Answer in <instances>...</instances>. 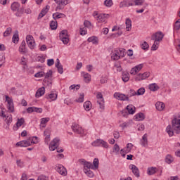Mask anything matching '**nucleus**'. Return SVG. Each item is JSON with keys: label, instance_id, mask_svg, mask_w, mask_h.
Listing matches in <instances>:
<instances>
[{"label": "nucleus", "instance_id": "nucleus-60", "mask_svg": "<svg viewBox=\"0 0 180 180\" xmlns=\"http://www.w3.org/2000/svg\"><path fill=\"white\" fill-rule=\"evenodd\" d=\"M79 32H80V34L82 36H84V35L86 34V32H87L86 31V27H81L80 30H79Z\"/></svg>", "mask_w": 180, "mask_h": 180}, {"label": "nucleus", "instance_id": "nucleus-27", "mask_svg": "<svg viewBox=\"0 0 180 180\" xmlns=\"http://www.w3.org/2000/svg\"><path fill=\"white\" fill-rule=\"evenodd\" d=\"M141 145L142 147H147L148 145V140L147 139V134H145L141 139Z\"/></svg>", "mask_w": 180, "mask_h": 180}, {"label": "nucleus", "instance_id": "nucleus-14", "mask_svg": "<svg viewBox=\"0 0 180 180\" xmlns=\"http://www.w3.org/2000/svg\"><path fill=\"white\" fill-rule=\"evenodd\" d=\"M56 169L58 174L63 175V176H66L67 175V169L64 167L62 165H57L56 167Z\"/></svg>", "mask_w": 180, "mask_h": 180}, {"label": "nucleus", "instance_id": "nucleus-62", "mask_svg": "<svg viewBox=\"0 0 180 180\" xmlns=\"http://www.w3.org/2000/svg\"><path fill=\"white\" fill-rule=\"evenodd\" d=\"M48 122H50L49 117H44L41 119V124H46Z\"/></svg>", "mask_w": 180, "mask_h": 180}, {"label": "nucleus", "instance_id": "nucleus-30", "mask_svg": "<svg viewBox=\"0 0 180 180\" xmlns=\"http://www.w3.org/2000/svg\"><path fill=\"white\" fill-rule=\"evenodd\" d=\"M25 123V118L22 117L20 119H18L16 122V127H14V130H18L19 127H22V125Z\"/></svg>", "mask_w": 180, "mask_h": 180}, {"label": "nucleus", "instance_id": "nucleus-36", "mask_svg": "<svg viewBox=\"0 0 180 180\" xmlns=\"http://www.w3.org/2000/svg\"><path fill=\"white\" fill-rule=\"evenodd\" d=\"M122 79L124 82H127L130 79V75L128 72H124L122 73Z\"/></svg>", "mask_w": 180, "mask_h": 180}, {"label": "nucleus", "instance_id": "nucleus-34", "mask_svg": "<svg viewBox=\"0 0 180 180\" xmlns=\"http://www.w3.org/2000/svg\"><path fill=\"white\" fill-rule=\"evenodd\" d=\"M166 132L168 134L169 137H172V136H174V128H172L171 125H168L166 127Z\"/></svg>", "mask_w": 180, "mask_h": 180}, {"label": "nucleus", "instance_id": "nucleus-56", "mask_svg": "<svg viewBox=\"0 0 180 180\" xmlns=\"http://www.w3.org/2000/svg\"><path fill=\"white\" fill-rule=\"evenodd\" d=\"M12 120H13L12 115L7 116L6 118V124H8V126H9V124H11L12 123Z\"/></svg>", "mask_w": 180, "mask_h": 180}, {"label": "nucleus", "instance_id": "nucleus-47", "mask_svg": "<svg viewBox=\"0 0 180 180\" xmlns=\"http://www.w3.org/2000/svg\"><path fill=\"white\" fill-rule=\"evenodd\" d=\"M84 96L85 95H84V94H80L79 98L75 100V102L77 103H82V102H84Z\"/></svg>", "mask_w": 180, "mask_h": 180}, {"label": "nucleus", "instance_id": "nucleus-54", "mask_svg": "<svg viewBox=\"0 0 180 180\" xmlns=\"http://www.w3.org/2000/svg\"><path fill=\"white\" fill-rule=\"evenodd\" d=\"M136 95H137V92H136V91L133 89H131L127 96H128V98H131V96H136Z\"/></svg>", "mask_w": 180, "mask_h": 180}, {"label": "nucleus", "instance_id": "nucleus-11", "mask_svg": "<svg viewBox=\"0 0 180 180\" xmlns=\"http://www.w3.org/2000/svg\"><path fill=\"white\" fill-rule=\"evenodd\" d=\"M72 129L77 134H84L85 133V130H84V129H82L78 124H72Z\"/></svg>", "mask_w": 180, "mask_h": 180}, {"label": "nucleus", "instance_id": "nucleus-2", "mask_svg": "<svg viewBox=\"0 0 180 180\" xmlns=\"http://www.w3.org/2000/svg\"><path fill=\"white\" fill-rule=\"evenodd\" d=\"M11 11L17 12L15 15L18 17L22 16V14L23 13V8H20V4L18 2H13L11 4Z\"/></svg>", "mask_w": 180, "mask_h": 180}, {"label": "nucleus", "instance_id": "nucleus-9", "mask_svg": "<svg viewBox=\"0 0 180 180\" xmlns=\"http://www.w3.org/2000/svg\"><path fill=\"white\" fill-rule=\"evenodd\" d=\"M113 96L115 99H117V101H130V99L129 98V96H127L126 94H123L122 93L115 92Z\"/></svg>", "mask_w": 180, "mask_h": 180}, {"label": "nucleus", "instance_id": "nucleus-12", "mask_svg": "<svg viewBox=\"0 0 180 180\" xmlns=\"http://www.w3.org/2000/svg\"><path fill=\"white\" fill-rule=\"evenodd\" d=\"M150 72H145L144 73H139L138 74L136 77H135V80L136 81H143L144 79H147V78H148V77H150Z\"/></svg>", "mask_w": 180, "mask_h": 180}, {"label": "nucleus", "instance_id": "nucleus-57", "mask_svg": "<svg viewBox=\"0 0 180 180\" xmlns=\"http://www.w3.org/2000/svg\"><path fill=\"white\" fill-rule=\"evenodd\" d=\"M145 92H146V89L141 87L139 89H138L136 92V95H144Z\"/></svg>", "mask_w": 180, "mask_h": 180}, {"label": "nucleus", "instance_id": "nucleus-23", "mask_svg": "<svg viewBox=\"0 0 180 180\" xmlns=\"http://www.w3.org/2000/svg\"><path fill=\"white\" fill-rule=\"evenodd\" d=\"M56 68H58V72L59 74H63L64 72V69L63 68V65L60 63V59H56V63L55 64Z\"/></svg>", "mask_w": 180, "mask_h": 180}, {"label": "nucleus", "instance_id": "nucleus-52", "mask_svg": "<svg viewBox=\"0 0 180 180\" xmlns=\"http://www.w3.org/2000/svg\"><path fill=\"white\" fill-rule=\"evenodd\" d=\"M120 151V147L117 143H115L113 147V153H116V154H119V152Z\"/></svg>", "mask_w": 180, "mask_h": 180}, {"label": "nucleus", "instance_id": "nucleus-29", "mask_svg": "<svg viewBox=\"0 0 180 180\" xmlns=\"http://www.w3.org/2000/svg\"><path fill=\"white\" fill-rule=\"evenodd\" d=\"M12 41L14 44H18L19 43V32L15 31L13 35Z\"/></svg>", "mask_w": 180, "mask_h": 180}, {"label": "nucleus", "instance_id": "nucleus-5", "mask_svg": "<svg viewBox=\"0 0 180 180\" xmlns=\"http://www.w3.org/2000/svg\"><path fill=\"white\" fill-rule=\"evenodd\" d=\"M172 129L176 134H179L180 133V119L177 117H174L172 122Z\"/></svg>", "mask_w": 180, "mask_h": 180}, {"label": "nucleus", "instance_id": "nucleus-24", "mask_svg": "<svg viewBox=\"0 0 180 180\" xmlns=\"http://www.w3.org/2000/svg\"><path fill=\"white\" fill-rule=\"evenodd\" d=\"M134 5L129 0L123 1L120 4V8H125L129 6H133Z\"/></svg>", "mask_w": 180, "mask_h": 180}, {"label": "nucleus", "instance_id": "nucleus-38", "mask_svg": "<svg viewBox=\"0 0 180 180\" xmlns=\"http://www.w3.org/2000/svg\"><path fill=\"white\" fill-rule=\"evenodd\" d=\"M155 172H157V167H151L148 168V170H147L148 175H154Z\"/></svg>", "mask_w": 180, "mask_h": 180}, {"label": "nucleus", "instance_id": "nucleus-64", "mask_svg": "<svg viewBox=\"0 0 180 180\" xmlns=\"http://www.w3.org/2000/svg\"><path fill=\"white\" fill-rule=\"evenodd\" d=\"M37 180H50L49 176L44 175H40L38 176Z\"/></svg>", "mask_w": 180, "mask_h": 180}, {"label": "nucleus", "instance_id": "nucleus-1", "mask_svg": "<svg viewBox=\"0 0 180 180\" xmlns=\"http://www.w3.org/2000/svg\"><path fill=\"white\" fill-rule=\"evenodd\" d=\"M162 39H164V34L161 32H158L152 35L150 43H153V46H160Z\"/></svg>", "mask_w": 180, "mask_h": 180}, {"label": "nucleus", "instance_id": "nucleus-48", "mask_svg": "<svg viewBox=\"0 0 180 180\" xmlns=\"http://www.w3.org/2000/svg\"><path fill=\"white\" fill-rule=\"evenodd\" d=\"M61 16H64L63 13H55L53 14V18L56 20V19H61Z\"/></svg>", "mask_w": 180, "mask_h": 180}, {"label": "nucleus", "instance_id": "nucleus-20", "mask_svg": "<svg viewBox=\"0 0 180 180\" xmlns=\"http://www.w3.org/2000/svg\"><path fill=\"white\" fill-rule=\"evenodd\" d=\"M129 169H131L132 174L136 176V178H139L140 176V171L139 170V167H137L134 165H129Z\"/></svg>", "mask_w": 180, "mask_h": 180}, {"label": "nucleus", "instance_id": "nucleus-3", "mask_svg": "<svg viewBox=\"0 0 180 180\" xmlns=\"http://www.w3.org/2000/svg\"><path fill=\"white\" fill-rule=\"evenodd\" d=\"M136 113V107L133 105H128L125 110L122 111L124 117H127V115H134Z\"/></svg>", "mask_w": 180, "mask_h": 180}, {"label": "nucleus", "instance_id": "nucleus-31", "mask_svg": "<svg viewBox=\"0 0 180 180\" xmlns=\"http://www.w3.org/2000/svg\"><path fill=\"white\" fill-rule=\"evenodd\" d=\"M26 41L27 44L30 46H33V44H34V38H33V36L32 35H27Z\"/></svg>", "mask_w": 180, "mask_h": 180}, {"label": "nucleus", "instance_id": "nucleus-25", "mask_svg": "<svg viewBox=\"0 0 180 180\" xmlns=\"http://www.w3.org/2000/svg\"><path fill=\"white\" fill-rule=\"evenodd\" d=\"M83 108L84 110H86V112H89V110L92 109V103H91V101H89L84 102L83 105Z\"/></svg>", "mask_w": 180, "mask_h": 180}, {"label": "nucleus", "instance_id": "nucleus-39", "mask_svg": "<svg viewBox=\"0 0 180 180\" xmlns=\"http://www.w3.org/2000/svg\"><path fill=\"white\" fill-rule=\"evenodd\" d=\"M57 93L51 92L47 96V99H50L51 101H56L57 100Z\"/></svg>", "mask_w": 180, "mask_h": 180}, {"label": "nucleus", "instance_id": "nucleus-17", "mask_svg": "<svg viewBox=\"0 0 180 180\" xmlns=\"http://www.w3.org/2000/svg\"><path fill=\"white\" fill-rule=\"evenodd\" d=\"M97 103L99 105L100 109H104L105 106L103 105V96L102 93H98L96 95Z\"/></svg>", "mask_w": 180, "mask_h": 180}, {"label": "nucleus", "instance_id": "nucleus-32", "mask_svg": "<svg viewBox=\"0 0 180 180\" xmlns=\"http://www.w3.org/2000/svg\"><path fill=\"white\" fill-rule=\"evenodd\" d=\"M148 88L150 91H152V92H155V91H158V89H160V86H158L156 83L149 84Z\"/></svg>", "mask_w": 180, "mask_h": 180}, {"label": "nucleus", "instance_id": "nucleus-10", "mask_svg": "<svg viewBox=\"0 0 180 180\" xmlns=\"http://www.w3.org/2000/svg\"><path fill=\"white\" fill-rule=\"evenodd\" d=\"M56 4H57V6L56 8V11H61V9H64V6H65V5H68V0H54Z\"/></svg>", "mask_w": 180, "mask_h": 180}, {"label": "nucleus", "instance_id": "nucleus-45", "mask_svg": "<svg viewBox=\"0 0 180 180\" xmlns=\"http://www.w3.org/2000/svg\"><path fill=\"white\" fill-rule=\"evenodd\" d=\"M19 51L21 54H26L27 53V48H26V46H20Z\"/></svg>", "mask_w": 180, "mask_h": 180}, {"label": "nucleus", "instance_id": "nucleus-41", "mask_svg": "<svg viewBox=\"0 0 180 180\" xmlns=\"http://www.w3.org/2000/svg\"><path fill=\"white\" fill-rule=\"evenodd\" d=\"M135 119L138 122H141L144 119V114L143 112H139L135 115Z\"/></svg>", "mask_w": 180, "mask_h": 180}, {"label": "nucleus", "instance_id": "nucleus-8", "mask_svg": "<svg viewBox=\"0 0 180 180\" xmlns=\"http://www.w3.org/2000/svg\"><path fill=\"white\" fill-rule=\"evenodd\" d=\"M6 102H7V109L10 113H13L14 107H13V100L11 98L8 96H6Z\"/></svg>", "mask_w": 180, "mask_h": 180}, {"label": "nucleus", "instance_id": "nucleus-49", "mask_svg": "<svg viewBox=\"0 0 180 180\" xmlns=\"http://www.w3.org/2000/svg\"><path fill=\"white\" fill-rule=\"evenodd\" d=\"M31 144H37L39 143V138L37 136H32L30 138Z\"/></svg>", "mask_w": 180, "mask_h": 180}, {"label": "nucleus", "instance_id": "nucleus-4", "mask_svg": "<svg viewBox=\"0 0 180 180\" xmlns=\"http://www.w3.org/2000/svg\"><path fill=\"white\" fill-rule=\"evenodd\" d=\"M93 147H103V148H109V144L108 142L105 141L103 139H96L91 143Z\"/></svg>", "mask_w": 180, "mask_h": 180}, {"label": "nucleus", "instance_id": "nucleus-15", "mask_svg": "<svg viewBox=\"0 0 180 180\" xmlns=\"http://www.w3.org/2000/svg\"><path fill=\"white\" fill-rule=\"evenodd\" d=\"M16 146L17 147H29L32 146V141H30V139L20 141L16 143Z\"/></svg>", "mask_w": 180, "mask_h": 180}, {"label": "nucleus", "instance_id": "nucleus-61", "mask_svg": "<svg viewBox=\"0 0 180 180\" xmlns=\"http://www.w3.org/2000/svg\"><path fill=\"white\" fill-rule=\"evenodd\" d=\"M84 168H86V169H91V168H92V163L86 162L84 163Z\"/></svg>", "mask_w": 180, "mask_h": 180}, {"label": "nucleus", "instance_id": "nucleus-40", "mask_svg": "<svg viewBox=\"0 0 180 180\" xmlns=\"http://www.w3.org/2000/svg\"><path fill=\"white\" fill-rule=\"evenodd\" d=\"M20 64L23 65L22 68L24 70H26V68H27V59L25 57H22L21 58Z\"/></svg>", "mask_w": 180, "mask_h": 180}, {"label": "nucleus", "instance_id": "nucleus-7", "mask_svg": "<svg viewBox=\"0 0 180 180\" xmlns=\"http://www.w3.org/2000/svg\"><path fill=\"white\" fill-rule=\"evenodd\" d=\"M58 146H60V139L55 138L49 144V150L50 151H54L56 148H58Z\"/></svg>", "mask_w": 180, "mask_h": 180}, {"label": "nucleus", "instance_id": "nucleus-59", "mask_svg": "<svg viewBox=\"0 0 180 180\" xmlns=\"http://www.w3.org/2000/svg\"><path fill=\"white\" fill-rule=\"evenodd\" d=\"M44 76V72L43 71L38 72L34 75L35 78H41Z\"/></svg>", "mask_w": 180, "mask_h": 180}, {"label": "nucleus", "instance_id": "nucleus-46", "mask_svg": "<svg viewBox=\"0 0 180 180\" xmlns=\"http://www.w3.org/2000/svg\"><path fill=\"white\" fill-rule=\"evenodd\" d=\"M12 33V28L8 27L6 30L4 32V37H8Z\"/></svg>", "mask_w": 180, "mask_h": 180}, {"label": "nucleus", "instance_id": "nucleus-43", "mask_svg": "<svg viewBox=\"0 0 180 180\" xmlns=\"http://www.w3.org/2000/svg\"><path fill=\"white\" fill-rule=\"evenodd\" d=\"M111 58L114 61H117V60H120V58L119 55L117 54V53L116 52V51L111 53Z\"/></svg>", "mask_w": 180, "mask_h": 180}, {"label": "nucleus", "instance_id": "nucleus-37", "mask_svg": "<svg viewBox=\"0 0 180 180\" xmlns=\"http://www.w3.org/2000/svg\"><path fill=\"white\" fill-rule=\"evenodd\" d=\"M125 25L127 32H130V30L131 29V20H130V18H127Z\"/></svg>", "mask_w": 180, "mask_h": 180}, {"label": "nucleus", "instance_id": "nucleus-28", "mask_svg": "<svg viewBox=\"0 0 180 180\" xmlns=\"http://www.w3.org/2000/svg\"><path fill=\"white\" fill-rule=\"evenodd\" d=\"M155 108L161 112L163 109H165V104L161 101H158L155 104Z\"/></svg>", "mask_w": 180, "mask_h": 180}, {"label": "nucleus", "instance_id": "nucleus-21", "mask_svg": "<svg viewBox=\"0 0 180 180\" xmlns=\"http://www.w3.org/2000/svg\"><path fill=\"white\" fill-rule=\"evenodd\" d=\"M44 94H46V89L44 86L40 87L39 89H37L35 94V97L40 98L41 96H43Z\"/></svg>", "mask_w": 180, "mask_h": 180}, {"label": "nucleus", "instance_id": "nucleus-19", "mask_svg": "<svg viewBox=\"0 0 180 180\" xmlns=\"http://www.w3.org/2000/svg\"><path fill=\"white\" fill-rule=\"evenodd\" d=\"M133 147L134 146L131 143H127L125 148L120 150V154H123V153L129 154V153L131 151Z\"/></svg>", "mask_w": 180, "mask_h": 180}, {"label": "nucleus", "instance_id": "nucleus-22", "mask_svg": "<svg viewBox=\"0 0 180 180\" xmlns=\"http://www.w3.org/2000/svg\"><path fill=\"white\" fill-rule=\"evenodd\" d=\"M50 9V6L47 5L46 6L45 8H44L41 13L39 14L38 15V19H41V18H43V16H45L47 14V12H49Z\"/></svg>", "mask_w": 180, "mask_h": 180}, {"label": "nucleus", "instance_id": "nucleus-6", "mask_svg": "<svg viewBox=\"0 0 180 180\" xmlns=\"http://www.w3.org/2000/svg\"><path fill=\"white\" fill-rule=\"evenodd\" d=\"M67 30H62L59 35V39L63 41V44H68L70 39L68 38V34H67Z\"/></svg>", "mask_w": 180, "mask_h": 180}, {"label": "nucleus", "instance_id": "nucleus-13", "mask_svg": "<svg viewBox=\"0 0 180 180\" xmlns=\"http://www.w3.org/2000/svg\"><path fill=\"white\" fill-rule=\"evenodd\" d=\"M143 67H144V64L141 63L139 65H136L135 67L132 68L130 70V74L131 75H136V74L140 72L141 70L143 69Z\"/></svg>", "mask_w": 180, "mask_h": 180}, {"label": "nucleus", "instance_id": "nucleus-18", "mask_svg": "<svg viewBox=\"0 0 180 180\" xmlns=\"http://www.w3.org/2000/svg\"><path fill=\"white\" fill-rule=\"evenodd\" d=\"M81 77H82L86 84H89V82H91V77L89 73L86 72H81Z\"/></svg>", "mask_w": 180, "mask_h": 180}, {"label": "nucleus", "instance_id": "nucleus-26", "mask_svg": "<svg viewBox=\"0 0 180 180\" xmlns=\"http://www.w3.org/2000/svg\"><path fill=\"white\" fill-rule=\"evenodd\" d=\"M87 41H89V43H92V44L97 45L99 43V39L97 37L92 36L88 38Z\"/></svg>", "mask_w": 180, "mask_h": 180}, {"label": "nucleus", "instance_id": "nucleus-35", "mask_svg": "<svg viewBox=\"0 0 180 180\" xmlns=\"http://www.w3.org/2000/svg\"><path fill=\"white\" fill-rule=\"evenodd\" d=\"M115 51L117 52V54H118V57H120V58H123L126 54V52L123 49H117Z\"/></svg>", "mask_w": 180, "mask_h": 180}, {"label": "nucleus", "instance_id": "nucleus-51", "mask_svg": "<svg viewBox=\"0 0 180 180\" xmlns=\"http://www.w3.org/2000/svg\"><path fill=\"white\" fill-rule=\"evenodd\" d=\"M114 68L118 72H120L122 71V66L120 65V63H115L114 65Z\"/></svg>", "mask_w": 180, "mask_h": 180}, {"label": "nucleus", "instance_id": "nucleus-58", "mask_svg": "<svg viewBox=\"0 0 180 180\" xmlns=\"http://www.w3.org/2000/svg\"><path fill=\"white\" fill-rule=\"evenodd\" d=\"M144 1L145 0H134V2L136 6H141V5H143V4H144Z\"/></svg>", "mask_w": 180, "mask_h": 180}, {"label": "nucleus", "instance_id": "nucleus-42", "mask_svg": "<svg viewBox=\"0 0 180 180\" xmlns=\"http://www.w3.org/2000/svg\"><path fill=\"white\" fill-rule=\"evenodd\" d=\"M165 162H167V164H172V162H174V158L171 155H166Z\"/></svg>", "mask_w": 180, "mask_h": 180}, {"label": "nucleus", "instance_id": "nucleus-33", "mask_svg": "<svg viewBox=\"0 0 180 180\" xmlns=\"http://www.w3.org/2000/svg\"><path fill=\"white\" fill-rule=\"evenodd\" d=\"M84 172L86 174V176H89V178H94V172H92L91 169L84 168Z\"/></svg>", "mask_w": 180, "mask_h": 180}, {"label": "nucleus", "instance_id": "nucleus-63", "mask_svg": "<svg viewBox=\"0 0 180 180\" xmlns=\"http://www.w3.org/2000/svg\"><path fill=\"white\" fill-rule=\"evenodd\" d=\"M180 29V19H179L177 21H176L174 25V30H179Z\"/></svg>", "mask_w": 180, "mask_h": 180}, {"label": "nucleus", "instance_id": "nucleus-53", "mask_svg": "<svg viewBox=\"0 0 180 180\" xmlns=\"http://www.w3.org/2000/svg\"><path fill=\"white\" fill-rule=\"evenodd\" d=\"M104 5L108 8H110L113 5V1L112 0H105L104 1Z\"/></svg>", "mask_w": 180, "mask_h": 180}, {"label": "nucleus", "instance_id": "nucleus-16", "mask_svg": "<svg viewBox=\"0 0 180 180\" xmlns=\"http://www.w3.org/2000/svg\"><path fill=\"white\" fill-rule=\"evenodd\" d=\"M109 14L101 13L99 14L97 17H96V20L98 23H103V22H106V19H108Z\"/></svg>", "mask_w": 180, "mask_h": 180}, {"label": "nucleus", "instance_id": "nucleus-55", "mask_svg": "<svg viewBox=\"0 0 180 180\" xmlns=\"http://www.w3.org/2000/svg\"><path fill=\"white\" fill-rule=\"evenodd\" d=\"M16 164L20 168H23L25 167V162L21 160H17Z\"/></svg>", "mask_w": 180, "mask_h": 180}, {"label": "nucleus", "instance_id": "nucleus-50", "mask_svg": "<svg viewBox=\"0 0 180 180\" xmlns=\"http://www.w3.org/2000/svg\"><path fill=\"white\" fill-rule=\"evenodd\" d=\"M130 126V122L127 121L124 122H122L120 124V127H122V129H124Z\"/></svg>", "mask_w": 180, "mask_h": 180}, {"label": "nucleus", "instance_id": "nucleus-44", "mask_svg": "<svg viewBox=\"0 0 180 180\" xmlns=\"http://www.w3.org/2000/svg\"><path fill=\"white\" fill-rule=\"evenodd\" d=\"M57 21L54 20V21H51L50 22V27L52 30H56L57 29Z\"/></svg>", "mask_w": 180, "mask_h": 180}]
</instances>
